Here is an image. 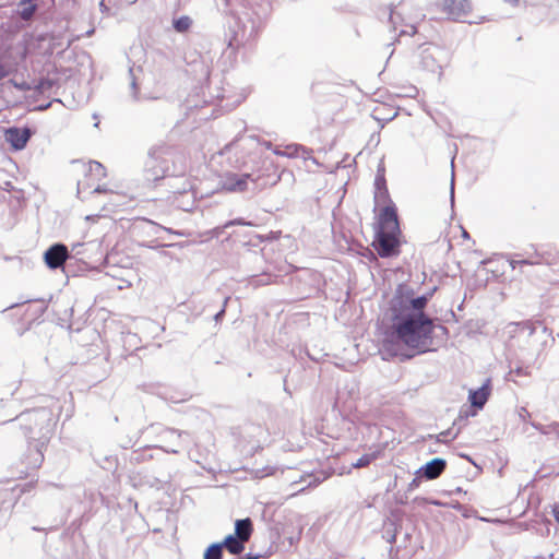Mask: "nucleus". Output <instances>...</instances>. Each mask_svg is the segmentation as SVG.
<instances>
[{
  "mask_svg": "<svg viewBox=\"0 0 559 559\" xmlns=\"http://www.w3.org/2000/svg\"><path fill=\"white\" fill-rule=\"evenodd\" d=\"M5 74H7V71H5L4 67L0 64V79L5 76Z\"/></svg>",
  "mask_w": 559,
  "mask_h": 559,
  "instance_id": "nucleus-24",
  "label": "nucleus"
},
{
  "mask_svg": "<svg viewBox=\"0 0 559 559\" xmlns=\"http://www.w3.org/2000/svg\"><path fill=\"white\" fill-rule=\"evenodd\" d=\"M409 28H411V31L402 29L401 33L402 34H414L415 27L413 25H411Z\"/></svg>",
  "mask_w": 559,
  "mask_h": 559,
  "instance_id": "nucleus-22",
  "label": "nucleus"
},
{
  "mask_svg": "<svg viewBox=\"0 0 559 559\" xmlns=\"http://www.w3.org/2000/svg\"><path fill=\"white\" fill-rule=\"evenodd\" d=\"M450 200H451V204L453 205L454 204V173L453 171H452V177H451Z\"/></svg>",
  "mask_w": 559,
  "mask_h": 559,
  "instance_id": "nucleus-19",
  "label": "nucleus"
},
{
  "mask_svg": "<svg viewBox=\"0 0 559 559\" xmlns=\"http://www.w3.org/2000/svg\"><path fill=\"white\" fill-rule=\"evenodd\" d=\"M250 175L238 176L236 174H226L221 181L222 189L229 192H240L247 189V180Z\"/></svg>",
  "mask_w": 559,
  "mask_h": 559,
  "instance_id": "nucleus-6",
  "label": "nucleus"
},
{
  "mask_svg": "<svg viewBox=\"0 0 559 559\" xmlns=\"http://www.w3.org/2000/svg\"><path fill=\"white\" fill-rule=\"evenodd\" d=\"M191 25L192 20L188 15H182L173 20V26L179 33L187 32Z\"/></svg>",
  "mask_w": 559,
  "mask_h": 559,
  "instance_id": "nucleus-12",
  "label": "nucleus"
},
{
  "mask_svg": "<svg viewBox=\"0 0 559 559\" xmlns=\"http://www.w3.org/2000/svg\"><path fill=\"white\" fill-rule=\"evenodd\" d=\"M222 548L221 544L211 545L204 552V559H221L222 558Z\"/></svg>",
  "mask_w": 559,
  "mask_h": 559,
  "instance_id": "nucleus-13",
  "label": "nucleus"
},
{
  "mask_svg": "<svg viewBox=\"0 0 559 559\" xmlns=\"http://www.w3.org/2000/svg\"><path fill=\"white\" fill-rule=\"evenodd\" d=\"M298 146L289 145L284 151L275 150L274 153L278 156L295 157L298 155Z\"/></svg>",
  "mask_w": 559,
  "mask_h": 559,
  "instance_id": "nucleus-18",
  "label": "nucleus"
},
{
  "mask_svg": "<svg viewBox=\"0 0 559 559\" xmlns=\"http://www.w3.org/2000/svg\"><path fill=\"white\" fill-rule=\"evenodd\" d=\"M105 191H106V190H105V189H102L99 186H98V187H96V188L94 189V192H97V193H99V192H105Z\"/></svg>",
  "mask_w": 559,
  "mask_h": 559,
  "instance_id": "nucleus-27",
  "label": "nucleus"
},
{
  "mask_svg": "<svg viewBox=\"0 0 559 559\" xmlns=\"http://www.w3.org/2000/svg\"><path fill=\"white\" fill-rule=\"evenodd\" d=\"M441 51L437 48H426L423 52V64L424 67L431 71V72H435L437 69H439V64H438V55H440Z\"/></svg>",
  "mask_w": 559,
  "mask_h": 559,
  "instance_id": "nucleus-9",
  "label": "nucleus"
},
{
  "mask_svg": "<svg viewBox=\"0 0 559 559\" xmlns=\"http://www.w3.org/2000/svg\"><path fill=\"white\" fill-rule=\"evenodd\" d=\"M122 199H124V195H121V194H119V193H115L114 199H112V205H114V206H118V205H120V204L122 203V202H121V201H122Z\"/></svg>",
  "mask_w": 559,
  "mask_h": 559,
  "instance_id": "nucleus-20",
  "label": "nucleus"
},
{
  "mask_svg": "<svg viewBox=\"0 0 559 559\" xmlns=\"http://www.w3.org/2000/svg\"><path fill=\"white\" fill-rule=\"evenodd\" d=\"M377 456H378L377 453L364 454L355 463H353L352 466L355 468L365 467L368 464H370L373 460H376Z\"/></svg>",
  "mask_w": 559,
  "mask_h": 559,
  "instance_id": "nucleus-16",
  "label": "nucleus"
},
{
  "mask_svg": "<svg viewBox=\"0 0 559 559\" xmlns=\"http://www.w3.org/2000/svg\"><path fill=\"white\" fill-rule=\"evenodd\" d=\"M550 558H551V559H556L554 554H551V555H550Z\"/></svg>",
  "mask_w": 559,
  "mask_h": 559,
  "instance_id": "nucleus-31",
  "label": "nucleus"
},
{
  "mask_svg": "<svg viewBox=\"0 0 559 559\" xmlns=\"http://www.w3.org/2000/svg\"><path fill=\"white\" fill-rule=\"evenodd\" d=\"M240 559H255V557L251 556V555H246L245 557H242Z\"/></svg>",
  "mask_w": 559,
  "mask_h": 559,
  "instance_id": "nucleus-28",
  "label": "nucleus"
},
{
  "mask_svg": "<svg viewBox=\"0 0 559 559\" xmlns=\"http://www.w3.org/2000/svg\"><path fill=\"white\" fill-rule=\"evenodd\" d=\"M463 237L468 238L467 231L463 230Z\"/></svg>",
  "mask_w": 559,
  "mask_h": 559,
  "instance_id": "nucleus-30",
  "label": "nucleus"
},
{
  "mask_svg": "<svg viewBox=\"0 0 559 559\" xmlns=\"http://www.w3.org/2000/svg\"><path fill=\"white\" fill-rule=\"evenodd\" d=\"M273 474V468L269 467L265 473L262 474V476H267Z\"/></svg>",
  "mask_w": 559,
  "mask_h": 559,
  "instance_id": "nucleus-25",
  "label": "nucleus"
},
{
  "mask_svg": "<svg viewBox=\"0 0 559 559\" xmlns=\"http://www.w3.org/2000/svg\"><path fill=\"white\" fill-rule=\"evenodd\" d=\"M427 296H417L407 285H400L384 311L383 322L391 325V333L383 340L384 348L397 355L402 346L426 352L432 345V320L424 313Z\"/></svg>",
  "mask_w": 559,
  "mask_h": 559,
  "instance_id": "nucleus-1",
  "label": "nucleus"
},
{
  "mask_svg": "<svg viewBox=\"0 0 559 559\" xmlns=\"http://www.w3.org/2000/svg\"><path fill=\"white\" fill-rule=\"evenodd\" d=\"M252 533V523L250 519L237 520L235 523V536L241 540H249Z\"/></svg>",
  "mask_w": 559,
  "mask_h": 559,
  "instance_id": "nucleus-10",
  "label": "nucleus"
},
{
  "mask_svg": "<svg viewBox=\"0 0 559 559\" xmlns=\"http://www.w3.org/2000/svg\"><path fill=\"white\" fill-rule=\"evenodd\" d=\"M69 257L68 249L64 245L56 243L51 246L44 254L45 263L50 269L60 267Z\"/></svg>",
  "mask_w": 559,
  "mask_h": 559,
  "instance_id": "nucleus-3",
  "label": "nucleus"
},
{
  "mask_svg": "<svg viewBox=\"0 0 559 559\" xmlns=\"http://www.w3.org/2000/svg\"><path fill=\"white\" fill-rule=\"evenodd\" d=\"M442 7L449 16L456 20L466 17L472 10V5L468 0H443Z\"/></svg>",
  "mask_w": 559,
  "mask_h": 559,
  "instance_id": "nucleus-4",
  "label": "nucleus"
},
{
  "mask_svg": "<svg viewBox=\"0 0 559 559\" xmlns=\"http://www.w3.org/2000/svg\"><path fill=\"white\" fill-rule=\"evenodd\" d=\"M444 468L445 461L443 459L437 457L428 462L425 466H423L421 471L427 479H435L440 476Z\"/></svg>",
  "mask_w": 559,
  "mask_h": 559,
  "instance_id": "nucleus-8",
  "label": "nucleus"
},
{
  "mask_svg": "<svg viewBox=\"0 0 559 559\" xmlns=\"http://www.w3.org/2000/svg\"><path fill=\"white\" fill-rule=\"evenodd\" d=\"M82 189H83V186H82V183H81V182H79V186H78V192H79V193H81Z\"/></svg>",
  "mask_w": 559,
  "mask_h": 559,
  "instance_id": "nucleus-29",
  "label": "nucleus"
},
{
  "mask_svg": "<svg viewBox=\"0 0 559 559\" xmlns=\"http://www.w3.org/2000/svg\"><path fill=\"white\" fill-rule=\"evenodd\" d=\"M409 486L413 488V487H417L418 486V480L417 479H413V481L409 484Z\"/></svg>",
  "mask_w": 559,
  "mask_h": 559,
  "instance_id": "nucleus-26",
  "label": "nucleus"
},
{
  "mask_svg": "<svg viewBox=\"0 0 559 559\" xmlns=\"http://www.w3.org/2000/svg\"><path fill=\"white\" fill-rule=\"evenodd\" d=\"M245 540L239 539V537L235 535H228L225 537L224 542L221 544L223 547H226V549L233 554L238 555L245 549Z\"/></svg>",
  "mask_w": 559,
  "mask_h": 559,
  "instance_id": "nucleus-11",
  "label": "nucleus"
},
{
  "mask_svg": "<svg viewBox=\"0 0 559 559\" xmlns=\"http://www.w3.org/2000/svg\"><path fill=\"white\" fill-rule=\"evenodd\" d=\"M31 1L32 0H22V4L25 7L21 11V16L24 20L31 19L36 10V4L32 3Z\"/></svg>",
  "mask_w": 559,
  "mask_h": 559,
  "instance_id": "nucleus-15",
  "label": "nucleus"
},
{
  "mask_svg": "<svg viewBox=\"0 0 559 559\" xmlns=\"http://www.w3.org/2000/svg\"><path fill=\"white\" fill-rule=\"evenodd\" d=\"M31 138V131L27 128H10L5 131V140L12 148L20 151L26 146Z\"/></svg>",
  "mask_w": 559,
  "mask_h": 559,
  "instance_id": "nucleus-5",
  "label": "nucleus"
},
{
  "mask_svg": "<svg viewBox=\"0 0 559 559\" xmlns=\"http://www.w3.org/2000/svg\"><path fill=\"white\" fill-rule=\"evenodd\" d=\"M506 3H509L513 7L518 5L519 4V0H503Z\"/></svg>",
  "mask_w": 559,
  "mask_h": 559,
  "instance_id": "nucleus-23",
  "label": "nucleus"
},
{
  "mask_svg": "<svg viewBox=\"0 0 559 559\" xmlns=\"http://www.w3.org/2000/svg\"><path fill=\"white\" fill-rule=\"evenodd\" d=\"M490 394V388L488 383L483 384L477 390H469L468 393V401L471 402L472 406L481 409L484 405L486 404L488 397Z\"/></svg>",
  "mask_w": 559,
  "mask_h": 559,
  "instance_id": "nucleus-7",
  "label": "nucleus"
},
{
  "mask_svg": "<svg viewBox=\"0 0 559 559\" xmlns=\"http://www.w3.org/2000/svg\"><path fill=\"white\" fill-rule=\"evenodd\" d=\"M406 11V5L402 4L396 10H391L390 21L395 26L399 21H402V14Z\"/></svg>",
  "mask_w": 559,
  "mask_h": 559,
  "instance_id": "nucleus-17",
  "label": "nucleus"
},
{
  "mask_svg": "<svg viewBox=\"0 0 559 559\" xmlns=\"http://www.w3.org/2000/svg\"><path fill=\"white\" fill-rule=\"evenodd\" d=\"M552 513H554V516H555L556 521L559 524V504L554 507Z\"/></svg>",
  "mask_w": 559,
  "mask_h": 559,
  "instance_id": "nucleus-21",
  "label": "nucleus"
},
{
  "mask_svg": "<svg viewBox=\"0 0 559 559\" xmlns=\"http://www.w3.org/2000/svg\"><path fill=\"white\" fill-rule=\"evenodd\" d=\"M88 173L97 179L104 178L106 176L104 166L98 162H90Z\"/></svg>",
  "mask_w": 559,
  "mask_h": 559,
  "instance_id": "nucleus-14",
  "label": "nucleus"
},
{
  "mask_svg": "<svg viewBox=\"0 0 559 559\" xmlns=\"http://www.w3.org/2000/svg\"><path fill=\"white\" fill-rule=\"evenodd\" d=\"M400 226L396 211L393 204L386 205L379 215V224L373 240V247L382 258L399 254Z\"/></svg>",
  "mask_w": 559,
  "mask_h": 559,
  "instance_id": "nucleus-2",
  "label": "nucleus"
}]
</instances>
